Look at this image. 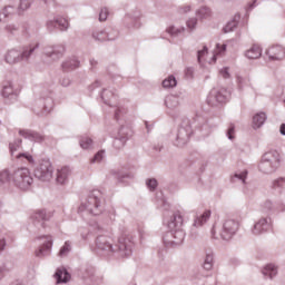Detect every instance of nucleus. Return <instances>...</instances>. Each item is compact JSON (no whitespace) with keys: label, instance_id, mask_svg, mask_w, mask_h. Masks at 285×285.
Here are the masks:
<instances>
[{"label":"nucleus","instance_id":"nucleus-1","mask_svg":"<svg viewBox=\"0 0 285 285\" xmlns=\"http://www.w3.org/2000/svg\"><path fill=\"white\" fill-rule=\"evenodd\" d=\"M98 233H102L96 238V248L98 253L101 255H110V253H118L120 257H130L132 255V238L126 234L121 235L118 238V248H115L112 244L115 240L112 239V235L105 232L101 226L97 225Z\"/></svg>","mask_w":285,"mask_h":285},{"label":"nucleus","instance_id":"nucleus-2","mask_svg":"<svg viewBox=\"0 0 285 285\" xmlns=\"http://www.w3.org/2000/svg\"><path fill=\"white\" fill-rule=\"evenodd\" d=\"M184 217L179 212L174 213L170 220L167 223L169 230L163 237L165 246H179L186 238V233L181 229Z\"/></svg>","mask_w":285,"mask_h":285},{"label":"nucleus","instance_id":"nucleus-3","mask_svg":"<svg viewBox=\"0 0 285 285\" xmlns=\"http://www.w3.org/2000/svg\"><path fill=\"white\" fill-rule=\"evenodd\" d=\"M282 166V155L277 150L266 151L258 164L259 173L263 175H273Z\"/></svg>","mask_w":285,"mask_h":285},{"label":"nucleus","instance_id":"nucleus-4","mask_svg":"<svg viewBox=\"0 0 285 285\" xmlns=\"http://www.w3.org/2000/svg\"><path fill=\"white\" fill-rule=\"evenodd\" d=\"M102 202L104 194H101V190L95 189L87 196L85 202L81 203L79 212L83 213V210H87L90 215H101V213H104Z\"/></svg>","mask_w":285,"mask_h":285},{"label":"nucleus","instance_id":"nucleus-5","mask_svg":"<svg viewBox=\"0 0 285 285\" xmlns=\"http://www.w3.org/2000/svg\"><path fill=\"white\" fill-rule=\"evenodd\" d=\"M11 184L19 190H30L32 184H35V178H32L29 168L19 167L11 171Z\"/></svg>","mask_w":285,"mask_h":285},{"label":"nucleus","instance_id":"nucleus-6","mask_svg":"<svg viewBox=\"0 0 285 285\" xmlns=\"http://www.w3.org/2000/svg\"><path fill=\"white\" fill-rule=\"evenodd\" d=\"M224 52H226V45H217L212 55L208 53V47L203 46V48L197 51L198 63H200V66H212V63L217 61V57L224 55Z\"/></svg>","mask_w":285,"mask_h":285},{"label":"nucleus","instance_id":"nucleus-7","mask_svg":"<svg viewBox=\"0 0 285 285\" xmlns=\"http://www.w3.org/2000/svg\"><path fill=\"white\" fill-rule=\"evenodd\" d=\"M230 99V90L224 87H215L210 90L207 97L208 106L212 108H219V106H224Z\"/></svg>","mask_w":285,"mask_h":285},{"label":"nucleus","instance_id":"nucleus-8","mask_svg":"<svg viewBox=\"0 0 285 285\" xmlns=\"http://www.w3.org/2000/svg\"><path fill=\"white\" fill-rule=\"evenodd\" d=\"M33 175L39 181H50L52 175H55V167L49 159H42L33 169Z\"/></svg>","mask_w":285,"mask_h":285},{"label":"nucleus","instance_id":"nucleus-9","mask_svg":"<svg viewBox=\"0 0 285 285\" xmlns=\"http://www.w3.org/2000/svg\"><path fill=\"white\" fill-rule=\"evenodd\" d=\"M242 224L239 220L235 218H227L223 222L222 228H220V238H223L225 242H230L233 237L239 233V227Z\"/></svg>","mask_w":285,"mask_h":285},{"label":"nucleus","instance_id":"nucleus-10","mask_svg":"<svg viewBox=\"0 0 285 285\" xmlns=\"http://www.w3.org/2000/svg\"><path fill=\"white\" fill-rule=\"evenodd\" d=\"M193 135V127H190V120L184 119L180 124L176 138H175V146L181 148V146H186L188 141H190V136Z\"/></svg>","mask_w":285,"mask_h":285},{"label":"nucleus","instance_id":"nucleus-11","mask_svg":"<svg viewBox=\"0 0 285 285\" xmlns=\"http://www.w3.org/2000/svg\"><path fill=\"white\" fill-rule=\"evenodd\" d=\"M21 144H23V140L18 138L9 145L11 157L13 159H18V161H22L23 164H29V166H35V157H32V155L29 153L17 154V151L21 148Z\"/></svg>","mask_w":285,"mask_h":285},{"label":"nucleus","instance_id":"nucleus-12","mask_svg":"<svg viewBox=\"0 0 285 285\" xmlns=\"http://www.w3.org/2000/svg\"><path fill=\"white\" fill-rule=\"evenodd\" d=\"M130 137H132V128L130 126H121L114 139V148L121 150Z\"/></svg>","mask_w":285,"mask_h":285},{"label":"nucleus","instance_id":"nucleus-13","mask_svg":"<svg viewBox=\"0 0 285 285\" xmlns=\"http://www.w3.org/2000/svg\"><path fill=\"white\" fill-rule=\"evenodd\" d=\"M52 219V213L46 209H39L31 215V222L36 228H46V222Z\"/></svg>","mask_w":285,"mask_h":285},{"label":"nucleus","instance_id":"nucleus-14","mask_svg":"<svg viewBox=\"0 0 285 285\" xmlns=\"http://www.w3.org/2000/svg\"><path fill=\"white\" fill-rule=\"evenodd\" d=\"M38 239L41 246L36 250V257H48L52 253V236H39Z\"/></svg>","mask_w":285,"mask_h":285},{"label":"nucleus","instance_id":"nucleus-15","mask_svg":"<svg viewBox=\"0 0 285 285\" xmlns=\"http://www.w3.org/2000/svg\"><path fill=\"white\" fill-rule=\"evenodd\" d=\"M181 104V98L177 95H169L165 98V106L168 109V115L175 119L177 115H179V111H177V108H179V105Z\"/></svg>","mask_w":285,"mask_h":285},{"label":"nucleus","instance_id":"nucleus-16","mask_svg":"<svg viewBox=\"0 0 285 285\" xmlns=\"http://www.w3.org/2000/svg\"><path fill=\"white\" fill-rule=\"evenodd\" d=\"M2 97L16 101L17 97H19V87L14 85L12 80L4 81L2 86Z\"/></svg>","mask_w":285,"mask_h":285},{"label":"nucleus","instance_id":"nucleus-17","mask_svg":"<svg viewBox=\"0 0 285 285\" xmlns=\"http://www.w3.org/2000/svg\"><path fill=\"white\" fill-rule=\"evenodd\" d=\"M273 222L271 220V217H262L252 227V234L256 236L262 235L264 233H267V230H271Z\"/></svg>","mask_w":285,"mask_h":285},{"label":"nucleus","instance_id":"nucleus-18","mask_svg":"<svg viewBox=\"0 0 285 285\" xmlns=\"http://www.w3.org/2000/svg\"><path fill=\"white\" fill-rule=\"evenodd\" d=\"M32 52H35V48L29 47L22 51L21 57L19 58V52L17 50H10L6 56V61L7 63H17L20 59H28Z\"/></svg>","mask_w":285,"mask_h":285},{"label":"nucleus","instance_id":"nucleus-19","mask_svg":"<svg viewBox=\"0 0 285 285\" xmlns=\"http://www.w3.org/2000/svg\"><path fill=\"white\" fill-rule=\"evenodd\" d=\"M269 61H282L285 58V48L281 45H273L266 50Z\"/></svg>","mask_w":285,"mask_h":285},{"label":"nucleus","instance_id":"nucleus-20","mask_svg":"<svg viewBox=\"0 0 285 285\" xmlns=\"http://www.w3.org/2000/svg\"><path fill=\"white\" fill-rule=\"evenodd\" d=\"M20 137L23 139H29V141H35V144H41L46 140V137L35 130L30 129H19Z\"/></svg>","mask_w":285,"mask_h":285},{"label":"nucleus","instance_id":"nucleus-21","mask_svg":"<svg viewBox=\"0 0 285 285\" xmlns=\"http://www.w3.org/2000/svg\"><path fill=\"white\" fill-rule=\"evenodd\" d=\"M70 175H72L70 167H62L60 169H57V173H56L57 184H59L60 186H65Z\"/></svg>","mask_w":285,"mask_h":285},{"label":"nucleus","instance_id":"nucleus-22","mask_svg":"<svg viewBox=\"0 0 285 285\" xmlns=\"http://www.w3.org/2000/svg\"><path fill=\"white\" fill-rule=\"evenodd\" d=\"M210 215L212 212L209 209L205 210L204 214L196 215L193 226H195V228H202V226H204V224H206L208 219H210Z\"/></svg>","mask_w":285,"mask_h":285},{"label":"nucleus","instance_id":"nucleus-23","mask_svg":"<svg viewBox=\"0 0 285 285\" xmlns=\"http://www.w3.org/2000/svg\"><path fill=\"white\" fill-rule=\"evenodd\" d=\"M266 119H268V116H266V112L261 111L258 114H255L253 116V121H252V127L254 128V130L262 128V126L266 124Z\"/></svg>","mask_w":285,"mask_h":285},{"label":"nucleus","instance_id":"nucleus-24","mask_svg":"<svg viewBox=\"0 0 285 285\" xmlns=\"http://www.w3.org/2000/svg\"><path fill=\"white\" fill-rule=\"evenodd\" d=\"M262 273L265 279H275L277 277L278 267L275 264H267L263 269Z\"/></svg>","mask_w":285,"mask_h":285},{"label":"nucleus","instance_id":"nucleus-25","mask_svg":"<svg viewBox=\"0 0 285 285\" xmlns=\"http://www.w3.org/2000/svg\"><path fill=\"white\" fill-rule=\"evenodd\" d=\"M57 284H66L70 281V274L66 268H58L55 274Z\"/></svg>","mask_w":285,"mask_h":285},{"label":"nucleus","instance_id":"nucleus-26","mask_svg":"<svg viewBox=\"0 0 285 285\" xmlns=\"http://www.w3.org/2000/svg\"><path fill=\"white\" fill-rule=\"evenodd\" d=\"M41 99L43 104V115H48V112H50L55 107V100L52 99V96H48L46 94H42Z\"/></svg>","mask_w":285,"mask_h":285},{"label":"nucleus","instance_id":"nucleus-27","mask_svg":"<svg viewBox=\"0 0 285 285\" xmlns=\"http://www.w3.org/2000/svg\"><path fill=\"white\" fill-rule=\"evenodd\" d=\"M247 59H259L262 57V47L259 45H253L246 52Z\"/></svg>","mask_w":285,"mask_h":285},{"label":"nucleus","instance_id":"nucleus-28","mask_svg":"<svg viewBox=\"0 0 285 285\" xmlns=\"http://www.w3.org/2000/svg\"><path fill=\"white\" fill-rule=\"evenodd\" d=\"M56 26H58L60 28V30H68V20H66L65 18H61L60 20L55 21H49L47 23V27L49 30H52V28H55Z\"/></svg>","mask_w":285,"mask_h":285},{"label":"nucleus","instance_id":"nucleus-29","mask_svg":"<svg viewBox=\"0 0 285 285\" xmlns=\"http://www.w3.org/2000/svg\"><path fill=\"white\" fill-rule=\"evenodd\" d=\"M214 258H215V256H214L213 252L206 253L204 264H203V268L205 271H213Z\"/></svg>","mask_w":285,"mask_h":285},{"label":"nucleus","instance_id":"nucleus-30","mask_svg":"<svg viewBox=\"0 0 285 285\" xmlns=\"http://www.w3.org/2000/svg\"><path fill=\"white\" fill-rule=\"evenodd\" d=\"M100 97L107 106H110L111 100L115 99V92L110 89H104Z\"/></svg>","mask_w":285,"mask_h":285},{"label":"nucleus","instance_id":"nucleus-31","mask_svg":"<svg viewBox=\"0 0 285 285\" xmlns=\"http://www.w3.org/2000/svg\"><path fill=\"white\" fill-rule=\"evenodd\" d=\"M3 184H12V173H10L8 169L0 171V185Z\"/></svg>","mask_w":285,"mask_h":285},{"label":"nucleus","instance_id":"nucleus-32","mask_svg":"<svg viewBox=\"0 0 285 285\" xmlns=\"http://www.w3.org/2000/svg\"><path fill=\"white\" fill-rule=\"evenodd\" d=\"M72 250V243L70 240L65 242L63 246L60 248L58 255L60 257H68Z\"/></svg>","mask_w":285,"mask_h":285},{"label":"nucleus","instance_id":"nucleus-33","mask_svg":"<svg viewBox=\"0 0 285 285\" xmlns=\"http://www.w3.org/2000/svg\"><path fill=\"white\" fill-rule=\"evenodd\" d=\"M79 144L82 150H90V148H92V138L82 136L79 140Z\"/></svg>","mask_w":285,"mask_h":285},{"label":"nucleus","instance_id":"nucleus-34","mask_svg":"<svg viewBox=\"0 0 285 285\" xmlns=\"http://www.w3.org/2000/svg\"><path fill=\"white\" fill-rule=\"evenodd\" d=\"M106 159V150H99L91 159L90 164H101Z\"/></svg>","mask_w":285,"mask_h":285},{"label":"nucleus","instance_id":"nucleus-35","mask_svg":"<svg viewBox=\"0 0 285 285\" xmlns=\"http://www.w3.org/2000/svg\"><path fill=\"white\" fill-rule=\"evenodd\" d=\"M128 112V109L121 105H118L115 109V119L119 121Z\"/></svg>","mask_w":285,"mask_h":285},{"label":"nucleus","instance_id":"nucleus-36","mask_svg":"<svg viewBox=\"0 0 285 285\" xmlns=\"http://www.w3.org/2000/svg\"><path fill=\"white\" fill-rule=\"evenodd\" d=\"M175 86H177V78L175 76H169L163 81L164 88H175Z\"/></svg>","mask_w":285,"mask_h":285},{"label":"nucleus","instance_id":"nucleus-37","mask_svg":"<svg viewBox=\"0 0 285 285\" xmlns=\"http://www.w3.org/2000/svg\"><path fill=\"white\" fill-rule=\"evenodd\" d=\"M198 19H208L210 17V9L207 7H202L196 12Z\"/></svg>","mask_w":285,"mask_h":285},{"label":"nucleus","instance_id":"nucleus-38","mask_svg":"<svg viewBox=\"0 0 285 285\" xmlns=\"http://www.w3.org/2000/svg\"><path fill=\"white\" fill-rule=\"evenodd\" d=\"M46 53L48 57H52V59H57V58L61 57V55H63V48L58 47V49H55L53 51H50L47 49Z\"/></svg>","mask_w":285,"mask_h":285},{"label":"nucleus","instance_id":"nucleus-39","mask_svg":"<svg viewBox=\"0 0 285 285\" xmlns=\"http://www.w3.org/2000/svg\"><path fill=\"white\" fill-rule=\"evenodd\" d=\"M111 175H114V177L117 179V181L119 183V184H128V180H126V179H128L130 176H128V175H121V174H119L118 171H115V170H111Z\"/></svg>","mask_w":285,"mask_h":285},{"label":"nucleus","instance_id":"nucleus-40","mask_svg":"<svg viewBox=\"0 0 285 285\" xmlns=\"http://www.w3.org/2000/svg\"><path fill=\"white\" fill-rule=\"evenodd\" d=\"M158 185L159 184L157 183V179H155V178H148L146 180V186H147L148 190H150V193H155L157 190Z\"/></svg>","mask_w":285,"mask_h":285},{"label":"nucleus","instance_id":"nucleus-41","mask_svg":"<svg viewBox=\"0 0 285 285\" xmlns=\"http://www.w3.org/2000/svg\"><path fill=\"white\" fill-rule=\"evenodd\" d=\"M94 38H96L97 41H108V33L104 30L96 31Z\"/></svg>","mask_w":285,"mask_h":285},{"label":"nucleus","instance_id":"nucleus-42","mask_svg":"<svg viewBox=\"0 0 285 285\" xmlns=\"http://www.w3.org/2000/svg\"><path fill=\"white\" fill-rule=\"evenodd\" d=\"M246 177H248L247 170H243L234 175V179H238L239 181H242V184H246Z\"/></svg>","mask_w":285,"mask_h":285},{"label":"nucleus","instance_id":"nucleus-43","mask_svg":"<svg viewBox=\"0 0 285 285\" xmlns=\"http://www.w3.org/2000/svg\"><path fill=\"white\" fill-rule=\"evenodd\" d=\"M62 68H65V70H72L73 68H79V62L76 60H71L69 62H65L62 65Z\"/></svg>","mask_w":285,"mask_h":285},{"label":"nucleus","instance_id":"nucleus-44","mask_svg":"<svg viewBox=\"0 0 285 285\" xmlns=\"http://www.w3.org/2000/svg\"><path fill=\"white\" fill-rule=\"evenodd\" d=\"M272 187L277 190V188H284L285 187V178H278L275 179L272 183Z\"/></svg>","mask_w":285,"mask_h":285},{"label":"nucleus","instance_id":"nucleus-45","mask_svg":"<svg viewBox=\"0 0 285 285\" xmlns=\"http://www.w3.org/2000/svg\"><path fill=\"white\" fill-rule=\"evenodd\" d=\"M273 210V202L265 200L262 205V213H271Z\"/></svg>","mask_w":285,"mask_h":285},{"label":"nucleus","instance_id":"nucleus-46","mask_svg":"<svg viewBox=\"0 0 285 285\" xmlns=\"http://www.w3.org/2000/svg\"><path fill=\"white\" fill-rule=\"evenodd\" d=\"M226 136L228 139H230V141H233V139H235V125H233V124L229 125Z\"/></svg>","mask_w":285,"mask_h":285},{"label":"nucleus","instance_id":"nucleus-47","mask_svg":"<svg viewBox=\"0 0 285 285\" xmlns=\"http://www.w3.org/2000/svg\"><path fill=\"white\" fill-rule=\"evenodd\" d=\"M235 28H237V21L228 22L224 28V32H233Z\"/></svg>","mask_w":285,"mask_h":285},{"label":"nucleus","instance_id":"nucleus-48","mask_svg":"<svg viewBox=\"0 0 285 285\" xmlns=\"http://www.w3.org/2000/svg\"><path fill=\"white\" fill-rule=\"evenodd\" d=\"M85 276L83 277H92L95 275V267L87 266L83 268Z\"/></svg>","mask_w":285,"mask_h":285},{"label":"nucleus","instance_id":"nucleus-49","mask_svg":"<svg viewBox=\"0 0 285 285\" xmlns=\"http://www.w3.org/2000/svg\"><path fill=\"white\" fill-rule=\"evenodd\" d=\"M107 19H108V10L104 8L99 13V21H106Z\"/></svg>","mask_w":285,"mask_h":285},{"label":"nucleus","instance_id":"nucleus-50","mask_svg":"<svg viewBox=\"0 0 285 285\" xmlns=\"http://www.w3.org/2000/svg\"><path fill=\"white\" fill-rule=\"evenodd\" d=\"M60 83L61 86H63L65 88H68V86H70L71 80L70 78H68V76H65L60 79Z\"/></svg>","mask_w":285,"mask_h":285},{"label":"nucleus","instance_id":"nucleus-51","mask_svg":"<svg viewBox=\"0 0 285 285\" xmlns=\"http://www.w3.org/2000/svg\"><path fill=\"white\" fill-rule=\"evenodd\" d=\"M28 8H30V1H28V0H21V1H20V9H21V10H28Z\"/></svg>","mask_w":285,"mask_h":285},{"label":"nucleus","instance_id":"nucleus-52","mask_svg":"<svg viewBox=\"0 0 285 285\" xmlns=\"http://www.w3.org/2000/svg\"><path fill=\"white\" fill-rule=\"evenodd\" d=\"M195 26H197V19H190L187 21V28H189V30H193Z\"/></svg>","mask_w":285,"mask_h":285},{"label":"nucleus","instance_id":"nucleus-53","mask_svg":"<svg viewBox=\"0 0 285 285\" xmlns=\"http://www.w3.org/2000/svg\"><path fill=\"white\" fill-rule=\"evenodd\" d=\"M180 14H186V12H190V6H185L179 9Z\"/></svg>","mask_w":285,"mask_h":285},{"label":"nucleus","instance_id":"nucleus-54","mask_svg":"<svg viewBox=\"0 0 285 285\" xmlns=\"http://www.w3.org/2000/svg\"><path fill=\"white\" fill-rule=\"evenodd\" d=\"M6 250V238H0V253Z\"/></svg>","mask_w":285,"mask_h":285},{"label":"nucleus","instance_id":"nucleus-55","mask_svg":"<svg viewBox=\"0 0 285 285\" xmlns=\"http://www.w3.org/2000/svg\"><path fill=\"white\" fill-rule=\"evenodd\" d=\"M8 17V8L3 9L0 13V21L4 20Z\"/></svg>","mask_w":285,"mask_h":285},{"label":"nucleus","instance_id":"nucleus-56","mask_svg":"<svg viewBox=\"0 0 285 285\" xmlns=\"http://www.w3.org/2000/svg\"><path fill=\"white\" fill-rule=\"evenodd\" d=\"M169 32L171 35H177V32H184V29L177 30V29H175V27H171V28H169Z\"/></svg>","mask_w":285,"mask_h":285},{"label":"nucleus","instance_id":"nucleus-57","mask_svg":"<svg viewBox=\"0 0 285 285\" xmlns=\"http://www.w3.org/2000/svg\"><path fill=\"white\" fill-rule=\"evenodd\" d=\"M145 126L147 128V132H150V130H153V128H155V125L150 124V122H145Z\"/></svg>","mask_w":285,"mask_h":285},{"label":"nucleus","instance_id":"nucleus-58","mask_svg":"<svg viewBox=\"0 0 285 285\" xmlns=\"http://www.w3.org/2000/svg\"><path fill=\"white\" fill-rule=\"evenodd\" d=\"M212 237L214 239H217V227L216 226H214L213 229H212Z\"/></svg>","mask_w":285,"mask_h":285},{"label":"nucleus","instance_id":"nucleus-59","mask_svg":"<svg viewBox=\"0 0 285 285\" xmlns=\"http://www.w3.org/2000/svg\"><path fill=\"white\" fill-rule=\"evenodd\" d=\"M279 132L285 137V124H282L279 127Z\"/></svg>","mask_w":285,"mask_h":285},{"label":"nucleus","instance_id":"nucleus-60","mask_svg":"<svg viewBox=\"0 0 285 285\" xmlns=\"http://www.w3.org/2000/svg\"><path fill=\"white\" fill-rule=\"evenodd\" d=\"M223 77H224V79H228V78L230 77V73L224 72V73H223Z\"/></svg>","mask_w":285,"mask_h":285},{"label":"nucleus","instance_id":"nucleus-61","mask_svg":"<svg viewBox=\"0 0 285 285\" xmlns=\"http://www.w3.org/2000/svg\"><path fill=\"white\" fill-rule=\"evenodd\" d=\"M99 86H100V82H99V81H96V82L92 85L94 88H97V87H99Z\"/></svg>","mask_w":285,"mask_h":285},{"label":"nucleus","instance_id":"nucleus-62","mask_svg":"<svg viewBox=\"0 0 285 285\" xmlns=\"http://www.w3.org/2000/svg\"><path fill=\"white\" fill-rule=\"evenodd\" d=\"M1 277H3V268L2 267H0V279H1Z\"/></svg>","mask_w":285,"mask_h":285},{"label":"nucleus","instance_id":"nucleus-63","mask_svg":"<svg viewBox=\"0 0 285 285\" xmlns=\"http://www.w3.org/2000/svg\"><path fill=\"white\" fill-rule=\"evenodd\" d=\"M163 202V204H166V200H161Z\"/></svg>","mask_w":285,"mask_h":285},{"label":"nucleus","instance_id":"nucleus-64","mask_svg":"<svg viewBox=\"0 0 285 285\" xmlns=\"http://www.w3.org/2000/svg\"><path fill=\"white\" fill-rule=\"evenodd\" d=\"M283 101H284V104H285V98H284V100H283Z\"/></svg>","mask_w":285,"mask_h":285}]
</instances>
